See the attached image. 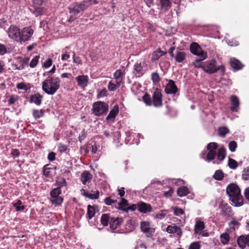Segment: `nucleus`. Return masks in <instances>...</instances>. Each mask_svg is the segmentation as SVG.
I'll use <instances>...</instances> for the list:
<instances>
[{"label":"nucleus","mask_w":249,"mask_h":249,"mask_svg":"<svg viewBox=\"0 0 249 249\" xmlns=\"http://www.w3.org/2000/svg\"><path fill=\"white\" fill-rule=\"evenodd\" d=\"M218 144L214 142H210L207 146L208 152L207 155L206 160L210 162L214 160L216 156L217 157V160L220 161L223 160L226 156V149L223 147L219 148L217 152L218 148Z\"/></svg>","instance_id":"nucleus-1"},{"label":"nucleus","mask_w":249,"mask_h":249,"mask_svg":"<svg viewBox=\"0 0 249 249\" xmlns=\"http://www.w3.org/2000/svg\"><path fill=\"white\" fill-rule=\"evenodd\" d=\"M227 193L231 204L235 207H240L243 204V198L239 187L235 184L229 185L226 189Z\"/></svg>","instance_id":"nucleus-2"},{"label":"nucleus","mask_w":249,"mask_h":249,"mask_svg":"<svg viewBox=\"0 0 249 249\" xmlns=\"http://www.w3.org/2000/svg\"><path fill=\"white\" fill-rule=\"evenodd\" d=\"M92 5L91 0H84L80 2H75L69 7L71 15L68 19V22H71L77 18L78 15Z\"/></svg>","instance_id":"nucleus-3"},{"label":"nucleus","mask_w":249,"mask_h":249,"mask_svg":"<svg viewBox=\"0 0 249 249\" xmlns=\"http://www.w3.org/2000/svg\"><path fill=\"white\" fill-rule=\"evenodd\" d=\"M60 83V81L58 77L48 78L42 83V90L47 94L53 95L59 89Z\"/></svg>","instance_id":"nucleus-4"},{"label":"nucleus","mask_w":249,"mask_h":249,"mask_svg":"<svg viewBox=\"0 0 249 249\" xmlns=\"http://www.w3.org/2000/svg\"><path fill=\"white\" fill-rule=\"evenodd\" d=\"M143 102L147 106L153 105L154 107H159L162 105V94L160 91L157 90L153 94L152 100L148 93H145L142 97Z\"/></svg>","instance_id":"nucleus-5"},{"label":"nucleus","mask_w":249,"mask_h":249,"mask_svg":"<svg viewBox=\"0 0 249 249\" xmlns=\"http://www.w3.org/2000/svg\"><path fill=\"white\" fill-rule=\"evenodd\" d=\"M225 67L224 65H217V61L215 59L208 60L204 62L203 71L208 74H213L219 71L222 74L225 73Z\"/></svg>","instance_id":"nucleus-6"},{"label":"nucleus","mask_w":249,"mask_h":249,"mask_svg":"<svg viewBox=\"0 0 249 249\" xmlns=\"http://www.w3.org/2000/svg\"><path fill=\"white\" fill-rule=\"evenodd\" d=\"M108 109V106L105 102L97 101L93 103L92 112L96 116L106 115Z\"/></svg>","instance_id":"nucleus-7"},{"label":"nucleus","mask_w":249,"mask_h":249,"mask_svg":"<svg viewBox=\"0 0 249 249\" xmlns=\"http://www.w3.org/2000/svg\"><path fill=\"white\" fill-rule=\"evenodd\" d=\"M219 209L220 210L221 214L228 219L234 215V212L232 208L227 203L222 201L219 205Z\"/></svg>","instance_id":"nucleus-8"},{"label":"nucleus","mask_w":249,"mask_h":249,"mask_svg":"<svg viewBox=\"0 0 249 249\" xmlns=\"http://www.w3.org/2000/svg\"><path fill=\"white\" fill-rule=\"evenodd\" d=\"M61 193V190L59 187L53 189L50 193L51 199V202L55 205H60L63 201V198L59 195Z\"/></svg>","instance_id":"nucleus-9"},{"label":"nucleus","mask_w":249,"mask_h":249,"mask_svg":"<svg viewBox=\"0 0 249 249\" xmlns=\"http://www.w3.org/2000/svg\"><path fill=\"white\" fill-rule=\"evenodd\" d=\"M34 33V30L31 27H25L23 28L20 32V39L19 43H22L31 40Z\"/></svg>","instance_id":"nucleus-10"},{"label":"nucleus","mask_w":249,"mask_h":249,"mask_svg":"<svg viewBox=\"0 0 249 249\" xmlns=\"http://www.w3.org/2000/svg\"><path fill=\"white\" fill-rule=\"evenodd\" d=\"M190 50L193 54L202 58V59H205L207 57V52L203 51L200 46L196 42L191 44Z\"/></svg>","instance_id":"nucleus-11"},{"label":"nucleus","mask_w":249,"mask_h":249,"mask_svg":"<svg viewBox=\"0 0 249 249\" xmlns=\"http://www.w3.org/2000/svg\"><path fill=\"white\" fill-rule=\"evenodd\" d=\"M141 231L146 234L148 237H152L155 231V229L151 226V224L148 221H142L140 224Z\"/></svg>","instance_id":"nucleus-12"},{"label":"nucleus","mask_w":249,"mask_h":249,"mask_svg":"<svg viewBox=\"0 0 249 249\" xmlns=\"http://www.w3.org/2000/svg\"><path fill=\"white\" fill-rule=\"evenodd\" d=\"M146 70V66L140 62H136L133 66V73L136 77L140 78L145 73Z\"/></svg>","instance_id":"nucleus-13"},{"label":"nucleus","mask_w":249,"mask_h":249,"mask_svg":"<svg viewBox=\"0 0 249 249\" xmlns=\"http://www.w3.org/2000/svg\"><path fill=\"white\" fill-rule=\"evenodd\" d=\"M20 30L16 26L11 25L8 29L9 37L17 42H19Z\"/></svg>","instance_id":"nucleus-14"},{"label":"nucleus","mask_w":249,"mask_h":249,"mask_svg":"<svg viewBox=\"0 0 249 249\" xmlns=\"http://www.w3.org/2000/svg\"><path fill=\"white\" fill-rule=\"evenodd\" d=\"M75 79L77 82V85L84 90L89 83V76L87 75L82 74L77 76Z\"/></svg>","instance_id":"nucleus-15"},{"label":"nucleus","mask_w":249,"mask_h":249,"mask_svg":"<svg viewBox=\"0 0 249 249\" xmlns=\"http://www.w3.org/2000/svg\"><path fill=\"white\" fill-rule=\"evenodd\" d=\"M165 92L168 94H175L178 89L175 82L172 80H169L165 86Z\"/></svg>","instance_id":"nucleus-16"},{"label":"nucleus","mask_w":249,"mask_h":249,"mask_svg":"<svg viewBox=\"0 0 249 249\" xmlns=\"http://www.w3.org/2000/svg\"><path fill=\"white\" fill-rule=\"evenodd\" d=\"M122 69V70H117L113 74L114 78L116 80V83L118 87L120 86L125 75L124 67H123Z\"/></svg>","instance_id":"nucleus-17"},{"label":"nucleus","mask_w":249,"mask_h":249,"mask_svg":"<svg viewBox=\"0 0 249 249\" xmlns=\"http://www.w3.org/2000/svg\"><path fill=\"white\" fill-rule=\"evenodd\" d=\"M119 106L117 105H115L107 116V121L112 123L114 122L116 116L119 113Z\"/></svg>","instance_id":"nucleus-18"},{"label":"nucleus","mask_w":249,"mask_h":249,"mask_svg":"<svg viewBox=\"0 0 249 249\" xmlns=\"http://www.w3.org/2000/svg\"><path fill=\"white\" fill-rule=\"evenodd\" d=\"M237 242L239 247L242 249H245L246 246L249 247V234L239 236Z\"/></svg>","instance_id":"nucleus-19"},{"label":"nucleus","mask_w":249,"mask_h":249,"mask_svg":"<svg viewBox=\"0 0 249 249\" xmlns=\"http://www.w3.org/2000/svg\"><path fill=\"white\" fill-rule=\"evenodd\" d=\"M231 110L233 112H237L239 108L240 105V102L238 98L234 95L231 96Z\"/></svg>","instance_id":"nucleus-20"},{"label":"nucleus","mask_w":249,"mask_h":249,"mask_svg":"<svg viewBox=\"0 0 249 249\" xmlns=\"http://www.w3.org/2000/svg\"><path fill=\"white\" fill-rule=\"evenodd\" d=\"M43 96L39 93H36L30 96L29 102L34 103L37 106H40L42 101Z\"/></svg>","instance_id":"nucleus-21"},{"label":"nucleus","mask_w":249,"mask_h":249,"mask_svg":"<svg viewBox=\"0 0 249 249\" xmlns=\"http://www.w3.org/2000/svg\"><path fill=\"white\" fill-rule=\"evenodd\" d=\"M138 211L142 213H147L152 211L151 206L142 201L138 202Z\"/></svg>","instance_id":"nucleus-22"},{"label":"nucleus","mask_w":249,"mask_h":249,"mask_svg":"<svg viewBox=\"0 0 249 249\" xmlns=\"http://www.w3.org/2000/svg\"><path fill=\"white\" fill-rule=\"evenodd\" d=\"M205 228V225L203 221L199 219L196 220L194 228V231L196 234L198 235L201 234Z\"/></svg>","instance_id":"nucleus-23"},{"label":"nucleus","mask_w":249,"mask_h":249,"mask_svg":"<svg viewBox=\"0 0 249 249\" xmlns=\"http://www.w3.org/2000/svg\"><path fill=\"white\" fill-rule=\"evenodd\" d=\"M123 219L122 218L112 217L110 221V228L111 229L114 230L119 227L121 223L123 222Z\"/></svg>","instance_id":"nucleus-24"},{"label":"nucleus","mask_w":249,"mask_h":249,"mask_svg":"<svg viewBox=\"0 0 249 249\" xmlns=\"http://www.w3.org/2000/svg\"><path fill=\"white\" fill-rule=\"evenodd\" d=\"M166 53V52L161 50L160 48H159L156 51L153 52L152 56L151 58V61L152 62H155L158 60L161 56L165 55Z\"/></svg>","instance_id":"nucleus-25"},{"label":"nucleus","mask_w":249,"mask_h":249,"mask_svg":"<svg viewBox=\"0 0 249 249\" xmlns=\"http://www.w3.org/2000/svg\"><path fill=\"white\" fill-rule=\"evenodd\" d=\"M29 59L28 58H21L15 64V66L18 70H23L25 66L28 65Z\"/></svg>","instance_id":"nucleus-26"},{"label":"nucleus","mask_w":249,"mask_h":249,"mask_svg":"<svg viewBox=\"0 0 249 249\" xmlns=\"http://www.w3.org/2000/svg\"><path fill=\"white\" fill-rule=\"evenodd\" d=\"M231 67L235 70H239L242 69L243 65L238 59L232 58L230 60Z\"/></svg>","instance_id":"nucleus-27"},{"label":"nucleus","mask_w":249,"mask_h":249,"mask_svg":"<svg viewBox=\"0 0 249 249\" xmlns=\"http://www.w3.org/2000/svg\"><path fill=\"white\" fill-rule=\"evenodd\" d=\"M117 206L116 205L115 206L117 209L122 210L123 211L127 212V210H126V208L129 205L128 201L124 198H122L120 202L117 203Z\"/></svg>","instance_id":"nucleus-28"},{"label":"nucleus","mask_w":249,"mask_h":249,"mask_svg":"<svg viewBox=\"0 0 249 249\" xmlns=\"http://www.w3.org/2000/svg\"><path fill=\"white\" fill-rule=\"evenodd\" d=\"M112 218L109 214L104 213L101 218V223L104 226H107L109 223L110 224V221Z\"/></svg>","instance_id":"nucleus-29"},{"label":"nucleus","mask_w":249,"mask_h":249,"mask_svg":"<svg viewBox=\"0 0 249 249\" xmlns=\"http://www.w3.org/2000/svg\"><path fill=\"white\" fill-rule=\"evenodd\" d=\"M91 179V175L88 171H84L81 174V180L84 184Z\"/></svg>","instance_id":"nucleus-30"},{"label":"nucleus","mask_w":249,"mask_h":249,"mask_svg":"<svg viewBox=\"0 0 249 249\" xmlns=\"http://www.w3.org/2000/svg\"><path fill=\"white\" fill-rule=\"evenodd\" d=\"M186 57L185 53L181 51H178L175 56L176 61L178 63H182L186 59Z\"/></svg>","instance_id":"nucleus-31"},{"label":"nucleus","mask_w":249,"mask_h":249,"mask_svg":"<svg viewBox=\"0 0 249 249\" xmlns=\"http://www.w3.org/2000/svg\"><path fill=\"white\" fill-rule=\"evenodd\" d=\"M136 226V221L133 219L129 220L125 224V229L127 231L134 230Z\"/></svg>","instance_id":"nucleus-32"},{"label":"nucleus","mask_w":249,"mask_h":249,"mask_svg":"<svg viewBox=\"0 0 249 249\" xmlns=\"http://www.w3.org/2000/svg\"><path fill=\"white\" fill-rule=\"evenodd\" d=\"M53 168L48 167V165H46L43 168V175L46 178H51L53 176Z\"/></svg>","instance_id":"nucleus-33"},{"label":"nucleus","mask_w":249,"mask_h":249,"mask_svg":"<svg viewBox=\"0 0 249 249\" xmlns=\"http://www.w3.org/2000/svg\"><path fill=\"white\" fill-rule=\"evenodd\" d=\"M161 8L167 11L171 7V2L170 0H160Z\"/></svg>","instance_id":"nucleus-34"},{"label":"nucleus","mask_w":249,"mask_h":249,"mask_svg":"<svg viewBox=\"0 0 249 249\" xmlns=\"http://www.w3.org/2000/svg\"><path fill=\"white\" fill-rule=\"evenodd\" d=\"M45 113V110L41 109H33V116L36 119H38L43 117Z\"/></svg>","instance_id":"nucleus-35"},{"label":"nucleus","mask_w":249,"mask_h":249,"mask_svg":"<svg viewBox=\"0 0 249 249\" xmlns=\"http://www.w3.org/2000/svg\"><path fill=\"white\" fill-rule=\"evenodd\" d=\"M95 210L93 206L89 205L87 210V218L91 219L95 215Z\"/></svg>","instance_id":"nucleus-36"},{"label":"nucleus","mask_w":249,"mask_h":249,"mask_svg":"<svg viewBox=\"0 0 249 249\" xmlns=\"http://www.w3.org/2000/svg\"><path fill=\"white\" fill-rule=\"evenodd\" d=\"M13 207L18 212L23 211L25 207L22 205V202L20 200H18L16 202L13 203Z\"/></svg>","instance_id":"nucleus-37"},{"label":"nucleus","mask_w":249,"mask_h":249,"mask_svg":"<svg viewBox=\"0 0 249 249\" xmlns=\"http://www.w3.org/2000/svg\"><path fill=\"white\" fill-rule=\"evenodd\" d=\"M188 189L186 186H181L177 190V194L179 196H185L188 193Z\"/></svg>","instance_id":"nucleus-38"},{"label":"nucleus","mask_w":249,"mask_h":249,"mask_svg":"<svg viewBox=\"0 0 249 249\" xmlns=\"http://www.w3.org/2000/svg\"><path fill=\"white\" fill-rule=\"evenodd\" d=\"M204 59H202V58H201V59H196L193 62V66L197 68H201L203 70V65H204V62H202V60Z\"/></svg>","instance_id":"nucleus-39"},{"label":"nucleus","mask_w":249,"mask_h":249,"mask_svg":"<svg viewBox=\"0 0 249 249\" xmlns=\"http://www.w3.org/2000/svg\"><path fill=\"white\" fill-rule=\"evenodd\" d=\"M218 134L220 136L224 137L230 131L227 127H220L218 129Z\"/></svg>","instance_id":"nucleus-40"},{"label":"nucleus","mask_w":249,"mask_h":249,"mask_svg":"<svg viewBox=\"0 0 249 249\" xmlns=\"http://www.w3.org/2000/svg\"><path fill=\"white\" fill-rule=\"evenodd\" d=\"M56 183L57 184V187H59L61 189V188L63 187H65L67 186V182L65 179L63 178H59L56 180Z\"/></svg>","instance_id":"nucleus-41"},{"label":"nucleus","mask_w":249,"mask_h":249,"mask_svg":"<svg viewBox=\"0 0 249 249\" xmlns=\"http://www.w3.org/2000/svg\"><path fill=\"white\" fill-rule=\"evenodd\" d=\"M213 178L217 180H221L224 178V173L220 170H216L213 175Z\"/></svg>","instance_id":"nucleus-42"},{"label":"nucleus","mask_w":249,"mask_h":249,"mask_svg":"<svg viewBox=\"0 0 249 249\" xmlns=\"http://www.w3.org/2000/svg\"><path fill=\"white\" fill-rule=\"evenodd\" d=\"M105 203L107 205L115 206L117 203L116 200H114L111 198V196L106 197L104 200Z\"/></svg>","instance_id":"nucleus-43"},{"label":"nucleus","mask_w":249,"mask_h":249,"mask_svg":"<svg viewBox=\"0 0 249 249\" xmlns=\"http://www.w3.org/2000/svg\"><path fill=\"white\" fill-rule=\"evenodd\" d=\"M228 166L231 169H235L238 167V162L235 160L229 158Z\"/></svg>","instance_id":"nucleus-44"},{"label":"nucleus","mask_w":249,"mask_h":249,"mask_svg":"<svg viewBox=\"0 0 249 249\" xmlns=\"http://www.w3.org/2000/svg\"><path fill=\"white\" fill-rule=\"evenodd\" d=\"M220 240L221 243L224 244L226 245L228 244V243L229 241L230 240V237L229 235L227 233H223L220 236Z\"/></svg>","instance_id":"nucleus-45"},{"label":"nucleus","mask_w":249,"mask_h":249,"mask_svg":"<svg viewBox=\"0 0 249 249\" xmlns=\"http://www.w3.org/2000/svg\"><path fill=\"white\" fill-rule=\"evenodd\" d=\"M180 229L176 225H169L166 228V231L170 233H174L177 232Z\"/></svg>","instance_id":"nucleus-46"},{"label":"nucleus","mask_w":249,"mask_h":249,"mask_svg":"<svg viewBox=\"0 0 249 249\" xmlns=\"http://www.w3.org/2000/svg\"><path fill=\"white\" fill-rule=\"evenodd\" d=\"M18 99V96L17 95H12L9 96L8 103L9 105L14 104Z\"/></svg>","instance_id":"nucleus-47"},{"label":"nucleus","mask_w":249,"mask_h":249,"mask_svg":"<svg viewBox=\"0 0 249 249\" xmlns=\"http://www.w3.org/2000/svg\"><path fill=\"white\" fill-rule=\"evenodd\" d=\"M172 209L174 211V215H176L177 216H180L182 214H184L185 212L184 211L178 207H174L172 208Z\"/></svg>","instance_id":"nucleus-48"},{"label":"nucleus","mask_w":249,"mask_h":249,"mask_svg":"<svg viewBox=\"0 0 249 249\" xmlns=\"http://www.w3.org/2000/svg\"><path fill=\"white\" fill-rule=\"evenodd\" d=\"M242 179L244 180H249V167L245 168L242 175Z\"/></svg>","instance_id":"nucleus-49"},{"label":"nucleus","mask_w":249,"mask_h":249,"mask_svg":"<svg viewBox=\"0 0 249 249\" xmlns=\"http://www.w3.org/2000/svg\"><path fill=\"white\" fill-rule=\"evenodd\" d=\"M34 8V13L36 15V16L43 14L45 11V9L41 6H37Z\"/></svg>","instance_id":"nucleus-50"},{"label":"nucleus","mask_w":249,"mask_h":249,"mask_svg":"<svg viewBox=\"0 0 249 249\" xmlns=\"http://www.w3.org/2000/svg\"><path fill=\"white\" fill-rule=\"evenodd\" d=\"M17 88L19 89L24 90L26 91H27L28 90L30 89V87H29L24 82H21L20 83L18 84L17 85Z\"/></svg>","instance_id":"nucleus-51"},{"label":"nucleus","mask_w":249,"mask_h":249,"mask_svg":"<svg viewBox=\"0 0 249 249\" xmlns=\"http://www.w3.org/2000/svg\"><path fill=\"white\" fill-rule=\"evenodd\" d=\"M151 79L154 83H158L160 81V77L158 72H153L151 74Z\"/></svg>","instance_id":"nucleus-52"},{"label":"nucleus","mask_w":249,"mask_h":249,"mask_svg":"<svg viewBox=\"0 0 249 249\" xmlns=\"http://www.w3.org/2000/svg\"><path fill=\"white\" fill-rule=\"evenodd\" d=\"M39 59V55H36L35 56L33 59L31 60L30 63V66L31 68H34L35 67L38 62V60Z\"/></svg>","instance_id":"nucleus-53"},{"label":"nucleus","mask_w":249,"mask_h":249,"mask_svg":"<svg viewBox=\"0 0 249 249\" xmlns=\"http://www.w3.org/2000/svg\"><path fill=\"white\" fill-rule=\"evenodd\" d=\"M99 196V193L98 191H96L94 192L93 193H91L89 192V194L88 196V198L91 199H97Z\"/></svg>","instance_id":"nucleus-54"},{"label":"nucleus","mask_w":249,"mask_h":249,"mask_svg":"<svg viewBox=\"0 0 249 249\" xmlns=\"http://www.w3.org/2000/svg\"><path fill=\"white\" fill-rule=\"evenodd\" d=\"M239 225V222L235 218H233L231 221L229 223V226L230 227L233 228V229H235V228H237Z\"/></svg>","instance_id":"nucleus-55"},{"label":"nucleus","mask_w":249,"mask_h":249,"mask_svg":"<svg viewBox=\"0 0 249 249\" xmlns=\"http://www.w3.org/2000/svg\"><path fill=\"white\" fill-rule=\"evenodd\" d=\"M237 147V143L236 142L233 141L229 142V148L231 151L234 152Z\"/></svg>","instance_id":"nucleus-56"},{"label":"nucleus","mask_w":249,"mask_h":249,"mask_svg":"<svg viewBox=\"0 0 249 249\" xmlns=\"http://www.w3.org/2000/svg\"><path fill=\"white\" fill-rule=\"evenodd\" d=\"M118 85L113 83H112L111 81H110L108 84V89L109 91H113L117 89Z\"/></svg>","instance_id":"nucleus-57"},{"label":"nucleus","mask_w":249,"mask_h":249,"mask_svg":"<svg viewBox=\"0 0 249 249\" xmlns=\"http://www.w3.org/2000/svg\"><path fill=\"white\" fill-rule=\"evenodd\" d=\"M200 245L198 242H194L190 244L188 249H200Z\"/></svg>","instance_id":"nucleus-58"},{"label":"nucleus","mask_w":249,"mask_h":249,"mask_svg":"<svg viewBox=\"0 0 249 249\" xmlns=\"http://www.w3.org/2000/svg\"><path fill=\"white\" fill-rule=\"evenodd\" d=\"M72 58H73V62H74L75 63H76L78 65L81 64L82 63V60H81L80 57L79 56H76L74 52H73Z\"/></svg>","instance_id":"nucleus-59"},{"label":"nucleus","mask_w":249,"mask_h":249,"mask_svg":"<svg viewBox=\"0 0 249 249\" xmlns=\"http://www.w3.org/2000/svg\"><path fill=\"white\" fill-rule=\"evenodd\" d=\"M58 148L59 151L60 153H63V152H65L67 150L68 147H67V146L64 144L59 143L58 145Z\"/></svg>","instance_id":"nucleus-60"},{"label":"nucleus","mask_w":249,"mask_h":249,"mask_svg":"<svg viewBox=\"0 0 249 249\" xmlns=\"http://www.w3.org/2000/svg\"><path fill=\"white\" fill-rule=\"evenodd\" d=\"M163 196L166 197H169L172 196L173 193V190L172 188H169V190L168 191H163Z\"/></svg>","instance_id":"nucleus-61"},{"label":"nucleus","mask_w":249,"mask_h":249,"mask_svg":"<svg viewBox=\"0 0 249 249\" xmlns=\"http://www.w3.org/2000/svg\"><path fill=\"white\" fill-rule=\"evenodd\" d=\"M52 62L51 58H48L43 63V67L45 68H49L52 65Z\"/></svg>","instance_id":"nucleus-62"},{"label":"nucleus","mask_w":249,"mask_h":249,"mask_svg":"<svg viewBox=\"0 0 249 249\" xmlns=\"http://www.w3.org/2000/svg\"><path fill=\"white\" fill-rule=\"evenodd\" d=\"M7 52L5 46L0 43V55H2Z\"/></svg>","instance_id":"nucleus-63"},{"label":"nucleus","mask_w":249,"mask_h":249,"mask_svg":"<svg viewBox=\"0 0 249 249\" xmlns=\"http://www.w3.org/2000/svg\"><path fill=\"white\" fill-rule=\"evenodd\" d=\"M136 209L138 210V203L137 204H132L130 206H128L126 208V210H127V212L129 210L131 211H134Z\"/></svg>","instance_id":"nucleus-64"}]
</instances>
